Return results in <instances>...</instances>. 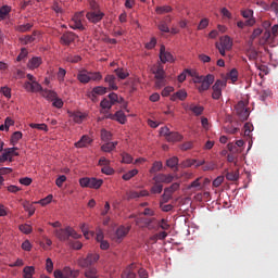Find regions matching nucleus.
I'll list each match as a JSON object with an SVG mask.
<instances>
[{
    "instance_id": "a211bd4d",
    "label": "nucleus",
    "mask_w": 278,
    "mask_h": 278,
    "mask_svg": "<svg viewBox=\"0 0 278 278\" xmlns=\"http://www.w3.org/2000/svg\"><path fill=\"white\" fill-rule=\"evenodd\" d=\"M92 142V139H90L88 136L84 135L78 142L75 143L76 149H84L88 147Z\"/></svg>"
},
{
    "instance_id": "f3484780",
    "label": "nucleus",
    "mask_w": 278,
    "mask_h": 278,
    "mask_svg": "<svg viewBox=\"0 0 278 278\" xmlns=\"http://www.w3.org/2000/svg\"><path fill=\"white\" fill-rule=\"evenodd\" d=\"M220 47L226 49V51H230V49L233 47V41L229 36H224L220 38Z\"/></svg>"
},
{
    "instance_id": "a878e982",
    "label": "nucleus",
    "mask_w": 278,
    "mask_h": 278,
    "mask_svg": "<svg viewBox=\"0 0 278 278\" xmlns=\"http://www.w3.org/2000/svg\"><path fill=\"white\" fill-rule=\"evenodd\" d=\"M188 97V93L185 90H179L176 93H174L170 97L172 101H177V99H179V101H185V99Z\"/></svg>"
},
{
    "instance_id": "cd10ccee",
    "label": "nucleus",
    "mask_w": 278,
    "mask_h": 278,
    "mask_svg": "<svg viewBox=\"0 0 278 278\" xmlns=\"http://www.w3.org/2000/svg\"><path fill=\"white\" fill-rule=\"evenodd\" d=\"M113 118L121 123L122 125H125L127 122V116H125V113L123 111H117L114 115Z\"/></svg>"
},
{
    "instance_id": "2f4dec72",
    "label": "nucleus",
    "mask_w": 278,
    "mask_h": 278,
    "mask_svg": "<svg viewBox=\"0 0 278 278\" xmlns=\"http://www.w3.org/2000/svg\"><path fill=\"white\" fill-rule=\"evenodd\" d=\"M231 80L232 84H236V81H238V71H230L227 75L226 78L224 80Z\"/></svg>"
},
{
    "instance_id": "8fccbe9b",
    "label": "nucleus",
    "mask_w": 278,
    "mask_h": 278,
    "mask_svg": "<svg viewBox=\"0 0 278 278\" xmlns=\"http://www.w3.org/2000/svg\"><path fill=\"white\" fill-rule=\"evenodd\" d=\"M197 164V160L188 159L181 163L182 168H190V166H194Z\"/></svg>"
},
{
    "instance_id": "09e8293b",
    "label": "nucleus",
    "mask_w": 278,
    "mask_h": 278,
    "mask_svg": "<svg viewBox=\"0 0 278 278\" xmlns=\"http://www.w3.org/2000/svg\"><path fill=\"white\" fill-rule=\"evenodd\" d=\"M156 225L163 229V231H168L170 229V225H168V222L166 219H161L160 222L156 220Z\"/></svg>"
},
{
    "instance_id": "0e129e2a",
    "label": "nucleus",
    "mask_w": 278,
    "mask_h": 278,
    "mask_svg": "<svg viewBox=\"0 0 278 278\" xmlns=\"http://www.w3.org/2000/svg\"><path fill=\"white\" fill-rule=\"evenodd\" d=\"M46 270L48 273H53V261H51V258L46 260Z\"/></svg>"
},
{
    "instance_id": "680f3d73",
    "label": "nucleus",
    "mask_w": 278,
    "mask_h": 278,
    "mask_svg": "<svg viewBox=\"0 0 278 278\" xmlns=\"http://www.w3.org/2000/svg\"><path fill=\"white\" fill-rule=\"evenodd\" d=\"M175 90V88L167 86L162 90V97H169L170 92H173Z\"/></svg>"
},
{
    "instance_id": "603ef678",
    "label": "nucleus",
    "mask_w": 278,
    "mask_h": 278,
    "mask_svg": "<svg viewBox=\"0 0 278 278\" xmlns=\"http://www.w3.org/2000/svg\"><path fill=\"white\" fill-rule=\"evenodd\" d=\"M11 151L12 150L4 149L2 155L0 156V162H8V160H10L11 156Z\"/></svg>"
},
{
    "instance_id": "a19ab883",
    "label": "nucleus",
    "mask_w": 278,
    "mask_h": 278,
    "mask_svg": "<svg viewBox=\"0 0 278 278\" xmlns=\"http://www.w3.org/2000/svg\"><path fill=\"white\" fill-rule=\"evenodd\" d=\"M240 174L238 172H229L226 174V179L228 181H238Z\"/></svg>"
},
{
    "instance_id": "4be33fe9",
    "label": "nucleus",
    "mask_w": 278,
    "mask_h": 278,
    "mask_svg": "<svg viewBox=\"0 0 278 278\" xmlns=\"http://www.w3.org/2000/svg\"><path fill=\"white\" fill-rule=\"evenodd\" d=\"M36 36H38V31H33V35H26L24 37H21L20 40L22 45H31L36 40Z\"/></svg>"
},
{
    "instance_id": "6e6d98bb",
    "label": "nucleus",
    "mask_w": 278,
    "mask_h": 278,
    "mask_svg": "<svg viewBox=\"0 0 278 278\" xmlns=\"http://www.w3.org/2000/svg\"><path fill=\"white\" fill-rule=\"evenodd\" d=\"M11 10L12 9L9 5H3L2 8H0V14L5 18V16L10 14Z\"/></svg>"
},
{
    "instance_id": "c85d7f7f",
    "label": "nucleus",
    "mask_w": 278,
    "mask_h": 278,
    "mask_svg": "<svg viewBox=\"0 0 278 278\" xmlns=\"http://www.w3.org/2000/svg\"><path fill=\"white\" fill-rule=\"evenodd\" d=\"M253 25H255V20L254 18H250L245 22H238L237 26L239 27V29H244V27H253Z\"/></svg>"
},
{
    "instance_id": "79ce46f5",
    "label": "nucleus",
    "mask_w": 278,
    "mask_h": 278,
    "mask_svg": "<svg viewBox=\"0 0 278 278\" xmlns=\"http://www.w3.org/2000/svg\"><path fill=\"white\" fill-rule=\"evenodd\" d=\"M112 105L114 104L108 98H104L100 102V108H102V110H112Z\"/></svg>"
},
{
    "instance_id": "4d7b16f0",
    "label": "nucleus",
    "mask_w": 278,
    "mask_h": 278,
    "mask_svg": "<svg viewBox=\"0 0 278 278\" xmlns=\"http://www.w3.org/2000/svg\"><path fill=\"white\" fill-rule=\"evenodd\" d=\"M243 129H244V136L250 137L251 131H253V125L247 123V124H244Z\"/></svg>"
},
{
    "instance_id": "39448f33",
    "label": "nucleus",
    "mask_w": 278,
    "mask_h": 278,
    "mask_svg": "<svg viewBox=\"0 0 278 278\" xmlns=\"http://www.w3.org/2000/svg\"><path fill=\"white\" fill-rule=\"evenodd\" d=\"M77 77L80 84H88V81H99L101 79V73L81 71Z\"/></svg>"
},
{
    "instance_id": "4468645a",
    "label": "nucleus",
    "mask_w": 278,
    "mask_h": 278,
    "mask_svg": "<svg viewBox=\"0 0 278 278\" xmlns=\"http://www.w3.org/2000/svg\"><path fill=\"white\" fill-rule=\"evenodd\" d=\"M127 233H129V228H127L125 226H121L116 229V231L113 236V240L116 242H121L123 240V238H125L127 236Z\"/></svg>"
},
{
    "instance_id": "c03bdc74",
    "label": "nucleus",
    "mask_w": 278,
    "mask_h": 278,
    "mask_svg": "<svg viewBox=\"0 0 278 278\" xmlns=\"http://www.w3.org/2000/svg\"><path fill=\"white\" fill-rule=\"evenodd\" d=\"M18 229L20 231H22V233H26V236L31 233L33 231L31 225H28V224L20 225Z\"/></svg>"
},
{
    "instance_id": "e2e57ef3",
    "label": "nucleus",
    "mask_w": 278,
    "mask_h": 278,
    "mask_svg": "<svg viewBox=\"0 0 278 278\" xmlns=\"http://www.w3.org/2000/svg\"><path fill=\"white\" fill-rule=\"evenodd\" d=\"M64 181H66V177L64 175H61L56 178L55 185L58 186V188H62V186H64Z\"/></svg>"
},
{
    "instance_id": "9b49d317",
    "label": "nucleus",
    "mask_w": 278,
    "mask_h": 278,
    "mask_svg": "<svg viewBox=\"0 0 278 278\" xmlns=\"http://www.w3.org/2000/svg\"><path fill=\"white\" fill-rule=\"evenodd\" d=\"M76 39H77V35H75V33L66 31L61 36L60 42L61 45H65V47H68V45H72V42H75Z\"/></svg>"
},
{
    "instance_id": "ea45409f",
    "label": "nucleus",
    "mask_w": 278,
    "mask_h": 278,
    "mask_svg": "<svg viewBox=\"0 0 278 278\" xmlns=\"http://www.w3.org/2000/svg\"><path fill=\"white\" fill-rule=\"evenodd\" d=\"M136 175H138V169H131L128 173L124 174L122 176V179H124V181H129V179H132V177H136Z\"/></svg>"
},
{
    "instance_id": "20e7f679",
    "label": "nucleus",
    "mask_w": 278,
    "mask_h": 278,
    "mask_svg": "<svg viewBox=\"0 0 278 278\" xmlns=\"http://www.w3.org/2000/svg\"><path fill=\"white\" fill-rule=\"evenodd\" d=\"M79 185L81 188H91L93 190H99L103 186V179L94 177H83L79 179Z\"/></svg>"
},
{
    "instance_id": "f704fd0d",
    "label": "nucleus",
    "mask_w": 278,
    "mask_h": 278,
    "mask_svg": "<svg viewBox=\"0 0 278 278\" xmlns=\"http://www.w3.org/2000/svg\"><path fill=\"white\" fill-rule=\"evenodd\" d=\"M162 190H164V186L160 182H154V185L151 188L152 194H162Z\"/></svg>"
},
{
    "instance_id": "1a4fd4ad",
    "label": "nucleus",
    "mask_w": 278,
    "mask_h": 278,
    "mask_svg": "<svg viewBox=\"0 0 278 278\" xmlns=\"http://www.w3.org/2000/svg\"><path fill=\"white\" fill-rule=\"evenodd\" d=\"M223 88H227V80L217 79L213 85V99L218 100L223 97Z\"/></svg>"
},
{
    "instance_id": "f03ea898",
    "label": "nucleus",
    "mask_w": 278,
    "mask_h": 278,
    "mask_svg": "<svg viewBox=\"0 0 278 278\" xmlns=\"http://www.w3.org/2000/svg\"><path fill=\"white\" fill-rule=\"evenodd\" d=\"M54 236L60 240V242H67L71 241V238L74 240H79L81 238V235L77 233L73 227L68 226L66 228H60L54 230Z\"/></svg>"
},
{
    "instance_id": "7ed1b4c3",
    "label": "nucleus",
    "mask_w": 278,
    "mask_h": 278,
    "mask_svg": "<svg viewBox=\"0 0 278 278\" xmlns=\"http://www.w3.org/2000/svg\"><path fill=\"white\" fill-rule=\"evenodd\" d=\"M24 88L27 92H40L46 99H53L55 97V91L42 89V85L36 80H33V83L26 81Z\"/></svg>"
},
{
    "instance_id": "0eeeda50",
    "label": "nucleus",
    "mask_w": 278,
    "mask_h": 278,
    "mask_svg": "<svg viewBox=\"0 0 278 278\" xmlns=\"http://www.w3.org/2000/svg\"><path fill=\"white\" fill-rule=\"evenodd\" d=\"M154 79H155V88L159 90L164 88L168 84L169 77L166 75L164 71H154L153 72Z\"/></svg>"
},
{
    "instance_id": "423d86ee",
    "label": "nucleus",
    "mask_w": 278,
    "mask_h": 278,
    "mask_svg": "<svg viewBox=\"0 0 278 278\" xmlns=\"http://www.w3.org/2000/svg\"><path fill=\"white\" fill-rule=\"evenodd\" d=\"M235 110H236V114L240 121H242V122L248 121L251 113L249 111V108H247V102H244L242 100L239 101L235 105Z\"/></svg>"
},
{
    "instance_id": "774afa93",
    "label": "nucleus",
    "mask_w": 278,
    "mask_h": 278,
    "mask_svg": "<svg viewBox=\"0 0 278 278\" xmlns=\"http://www.w3.org/2000/svg\"><path fill=\"white\" fill-rule=\"evenodd\" d=\"M109 100L114 104L118 103V94L112 92L109 94Z\"/></svg>"
},
{
    "instance_id": "b1692460",
    "label": "nucleus",
    "mask_w": 278,
    "mask_h": 278,
    "mask_svg": "<svg viewBox=\"0 0 278 278\" xmlns=\"http://www.w3.org/2000/svg\"><path fill=\"white\" fill-rule=\"evenodd\" d=\"M167 142H181L184 136L179 132H169V136L166 137Z\"/></svg>"
},
{
    "instance_id": "a18cd8bd",
    "label": "nucleus",
    "mask_w": 278,
    "mask_h": 278,
    "mask_svg": "<svg viewBox=\"0 0 278 278\" xmlns=\"http://www.w3.org/2000/svg\"><path fill=\"white\" fill-rule=\"evenodd\" d=\"M67 244L75 251H79L84 247V244L80 241L73 240H70Z\"/></svg>"
},
{
    "instance_id": "c756f323",
    "label": "nucleus",
    "mask_w": 278,
    "mask_h": 278,
    "mask_svg": "<svg viewBox=\"0 0 278 278\" xmlns=\"http://www.w3.org/2000/svg\"><path fill=\"white\" fill-rule=\"evenodd\" d=\"M52 100L53 108H58V110L64 108V101L62 99L58 98V93H55L54 98H48Z\"/></svg>"
},
{
    "instance_id": "e433bc0d",
    "label": "nucleus",
    "mask_w": 278,
    "mask_h": 278,
    "mask_svg": "<svg viewBox=\"0 0 278 278\" xmlns=\"http://www.w3.org/2000/svg\"><path fill=\"white\" fill-rule=\"evenodd\" d=\"M157 28L163 34H170V28L168 27L166 21H161L160 24L157 25Z\"/></svg>"
},
{
    "instance_id": "49530a36",
    "label": "nucleus",
    "mask_w": 278,
    "mask_h": 278,
    "mask_svg": "<svg viewBox=\"0 0 278 278\" xmlns=\"http://www.w3.org/2000/svg\"><path fill=\"white\" fill-rule=\"evenodd\" d=\"M162 197H163V202L168 203V201L173 199V192L170 191V189L165 188Z\"/></svg>"
},
{
    "instance_id": "c9c22d12",
    "label": "nucleus",
    "mask_w": 278,
    "mask_h": 278,
    "mask_svg": "<svg viewBox=\"0 0 278 278\" xmlns=\"http://www.w3.org/2000/svg\"><path fill=\"white\" fill-rule=\"evenodd\" d=\"M85 277L86 278H99V275L97 274V268L91 267V268L86 269Z\"/></svg>"
},
{
    "instance_id": "58836bf2",
    "label": "nucleus",
    "mask_w": 278,
    "mask_h": 278,
    "mask_svg": "<svg viewBox=\"0 0 278 278\" xmlns=\"http://www.w3.org/2000/svg\"><path fill=\"white\" fill-rule=\"evenodd\" d=\"M169 12H173V8L170 5L156 8V14H168Z\"/></svg>"
},
{
    "instance_id": "864d4df0",
    "label": "nucleus",
    "mask_w": 278,
    "mask_h": 278,
    "mask_svg": "<svg viewBox=\"0 0 278 278\" xmlns=\"http://www.w3.org/2000/svg\"><path fill=\"white\" fill-rule=\"evenodd\" d=\"M21 138H23V132L15 131V132H13L11 140H12L13 144H16V142H18V140H21Z\"/></svg>"
},
{
    "instance_id": "aec40b11",
    "label": "nucleus",
    "mask_w": 278,
    "mask_h": 278,
    "mask_svg": "<svg viewBox=\"0 0 278 278\" xmlns=\"http://www.w3.org/2000/svg\"><path fill=\"white\" fill-rule=\"evenodd\" d=\"M55 278H71V268L65 267L63 270L56 269L54 270Z\"/></svg>"
},
{
    "instance_id": "13d9d810",
    "label": "nucleus",
    "mask_w": 278,
    "mask_h": 278,
    "mask_svg": "<svg viewBox=\"0 0 278 278\" xmlns=\"http://www.w3.org/2000/svg\"><path fill=\"white\" fill-rule=\"evenodd\" d=\"M51 201H53V195L49 194L45 199H41L38 203H40V205H49V203H51Z\"/></svg>"
},
{
    "instance_id": "ddd939ff",
    "label": "nucleus",
    "mask_w": 278,
    "mask_h": 278,
    "mask_svg": "<svg viewBox=\"0 0 278 278\" xmlns=\"http://www.w3.org/2000/svg\"><path fill=\"white\" fill-rule=\"evenodd\" d=\"M160 60L163 64H166V62H175V58L170 52L166 51V47L164 45L160 48Z\"/></svg>"
},
{
    "instance_id": "7c9ffc66",
    "label": "nucleus",
    "mask_w": 278,
    "mask_h": 278,
    "mask_svg": "<svg viewBox=\"0 0 278 278\" xmlns=\"http://www.w3.org/2000/svg\"><path fill=\"white\" fill-rule=\"evenodd\" d=\"M189 110L194 113L195 116H201V114H203V106L201 105L191 104Z\"/></svg>"
},
{
    "instance_id": "5701e85b",
    "label": "nucleus",
    "mask_w": 278,
    "mask_h": 278,
    "mask_svg": "<svg viewBox=\"0 0 278 278\" xmlns=\"http://www.w3.org/2000/svg\"><path fill=\"white\" fill-rule=\"evenodd\" d=\"M105 83L109 85L110 90H118V86H116V76L108 75L105 77Z\"/></svg>"
},
{
    "instance_id": "72a5a7b5",
    "label": "nucleus",
    "mask_w": 278,
    "mask_h": 278,
    "mask_svg": "<svg viewBox=\"0 0 278 278\" xmlns=\"http://www.w3.org/2000/svg\"><path fill=\"white\" fill-rule=\"evenodd\" d=\"M178 164L179 159L177 156H173L166 161V166H168V168H177Z\"/></svg>"
},
{
    "instance_id": "bf43d9fd",
    "label": "nucleus",
    "mask_w": 278,
    "mask_h": 278,
    "mask_svg": "<svg viewBox=\"0 0 278 278\" xmlns=\"http://www.w3.org/2000/svg\"><path fill=\"white\" fill-rule=\"evenodd\" d=\"M122 278H136V273L131 271V269H126L122 274Z\"/></svg>"
},
{
    "instance_id": "4c0bfd02",
    "label": "nucleus",
    "mask_w": 278,
    "mask_h": 278,
    "mask_svg": "<svg viewBox=\"0 0 278 278\" xmlns=\"http://www.w3.org/2000/svg\"><path fill=\"white\" fill-rule=\"evenodd\" d=\"M29 127L31 129H38L39 131H49V127L47 126V124H29Z\"/></svg>"
},
{
    "instance_id": "3c124183",
    "label": "nucleus",
    "mask_w": 278,
    "mask_h": 278,
    "mask_svg": "<svg viewBox=\"0 0 278 278\" xmlns=\"http://www.w3.org/2000/svg\"><path fill=\"white\" fill-rule=\"evenodd\" d=\"M92 91H93V94H100V96H102V94H105V92H108V88L98 86V87H94V88L92 89Z\"/></svg>"
},
{
    "instance_id": "393cba45",
    "label": "nucleus",
    "mask_w": 278,
    "mask_h": 278,
    "mask_svg": "<svg viewBox=\"0 0 278 278\" xmlns=\"http://www.w3.org/2000/svg\"><path fill=\"white\" fill-rule=\"evenodd\" d=\"M143 225L144 227H147V229H155V226L157 225V219L155 217L146 218L143 219Z\"/></svg>"
},
{
    "instance_id": "2eb2a0df",
    "label": "nucleus",
    "mask_w": 278,
    "mask_h": 278,
    "mask_svg": "<svg viewBox=\"0 0 278 278\" xmlns=\"http://www.w3.org/2000/svg\"><path fill=\"white\" fill-rule=\"evenodd\" d=\"M86 16L88 21H90V23H100V21L103 20V16H105V14L101 11H93L88 12Z\"/></svg>"
},
{
    "instance_id": "dca6fc26",
    "label": "nucleus",
    "mask_w": 278,
    "mask_h": 278,
    "mask_svg": "<svg viewBox=\"0 0 278 278\" xmlns=\"http://www.w3.org/2000/svg\"><path fill=\"white\" fill-rule=\"evenodd\" d=\"M68 115L73 121H75L78 125L86 121V113H81L79 111L68 112Z\"/></svg>"
},
{
    "instance_id": "f257e3e1",
    "label": "nucleus",
    "mask_w": 278,
    "mask_h": 278,
    "mask_svg": "<svg viewBox=\"0 0 278 278\" xmlns=\"http://www.w3.org/2000/svg\"><path fill=\"white\" fill-rule=\"evenodd\" d=\"M186 73H189L191 77H193L194 84H201V86L198 87L199 92H205V90H210V86L214 84V75L207 74L204 75H198L197 71H188Z\"/></svg>"
},
{
    "instance_id": "052dcab7",
    "label": "nucleus",
    "mask_w": 278,
    "mask_h": 278,
    "mask_svg": "<svg viewBox=\"0 0 278 278\" xmlns=\"http://www.w3.org/2000/svg\"><path fill=\"white\" fill-rule=\"evenodd\" d=\"M28 53L26 48H22L21 53L17 55V62H22L24 58H27Z\"/></svg>"
},
{
    "instance_id": "338daca9",
    "label": "nucleus",
    "mask_w": 278,
    "mask_h": 278,
    "mask_svg": "<svg viewBox=\"0 0 278 278\" xmlns=\"http://www.w3.org/2000/svg\"><path fill=\"white\" fill-rule=\"evenodd\" d=\"M216 164L214 162L204 163L203 170H214Z\"/></svg>"
},
{
    "instance_id": "5fc2aeb1",
    "label": "nucleus",
    "mask_w": 278,
    "mask_h": 278,
    "mask_svg": "<svg viewBox=\"0 0 278 278\" xmlns=\"http://www.w3.org/2000/svg\"><path fill=\"white\" fill-rule=\"evenodd\" d=\"M241 16H243V18H253V10L248 9V10H243L241 11Z\"/></svg>"
},
{
    "instance_id": "473e14b6",
    "label": "nucleus",
    "mask_w": 278,
    "mask_h": 278,
    "mask_svg": "<svg viewBox=\"0 0 278 278\" xmlns=\"http://www.w3.org/2000/svg\"><path fill=\"white\" fill-rule=\"evenodd\" d=\"M31 27H34V24L26 23V24H22V25L17 26L15 29H16V31H20L21 34H25V31H29V29H31Z\"/></svg>"
},
{
    "instance_id": "9d476101",
    "label": "nucleus",
    "mask_w": 278,
    "mask_h": 278,
    "mask_svg": "<svg viewBox=\"0 0 278 278\" xmlns=\"http://www.w3.org/2000/svg\"><path fill=\"white\" fill-rule=\"evenodd\" d=\"M84 21V12H80V13H76L71 22H70V27L72 29H80V30H84L85 27H84V24L81 23Z\"/></svg>"
},
{
    "instance_id": "6e6552de",
    "label": "nucleus",
    "mask_w": 278,
    "mask_h": 278,
    "mask_svg": "<svg viewBox=\"0 0 278 278\" xmlns=\"http://www.w3.org/2000/svg\"><path fill=\"white\" fill-rule=\"evenodd\" d=\"M99 262V254L89 253L87 257H81L78 260V265L81 268H88V266H92Z\"/></svg>"
},
{
    "instance_id": "69168bd1",
    "label": "nucleus",
    "mask_w": 278,
    "mask_h": 278,
    "mask_svg": "<svg viewBox=\"0 0 278 278\" xmlns=\"http://www.w3.org/2000/svg\"><path fill=\"white\" fill-rule=\"evenodd\" d=\"M101 173L104 175H114V168L110 167V165H106L102 167Z\"/></svg>"
},
{
    "instance_id": "de8ad7c7",
    "label": "nucleus",
    "mask_w": 278,
    "mask_h": 278,
    "mask_svg": "<svg viewBox=\"0 0 278 278\" xmlns=\"http://www.w3.org/2000/svg\"><path fill=\"white\" fill-rule=\"evenodd\" d=\"M210 25V20L207 17H204L200 21L198 25V30L201 31L203 29H206V27Z\"/></svg>"
},
{
    "instance_id": "bb28decb",
    "label": "nucleus",
    "mask_w": 278,
    "mask_h": 278,
    "mask_svg": "<svg viewBox=\"0 0 278 278\" xmlns=\"http://www.w3.org/2000/svg\"><path fill=\"white\" fill-rule=\"evenodd\" d=\"M162 168H164V164L162 163V161H155L150 168V173L151 175H155V173H160Z\"/></svg>"
},
{
    "instance_id": "37998d69",
    "label": "nucleus",
    "mask_w": 278,
    "mask_h": 278,
    "mask_svg": "<svg viewBox=\"0 0 278 278\" xmlns=\"http://www.w3.org/2000/svg\"><path fill=\"white\" fill-rule=\"evenodd\" d=\"M101 140H103V142H110V140H112V132L102 129L101 130Z\"/></svg>"
},
{
    "instance_id": "6ab92c4d",
    "label": "nucleus",
    "mask_w": 278,
    "mask_h": 278,
    "mask_svg": "<svg viewBox=\"0 0 278 278\" xmlns=\"http://www.w3.org/2000/svg\"><path fill=\"white\" fill-rule=\"evenodd\" d=\"M117 146H118V141H114V142L106 141V143L102 144L101 151H103L104 153H112V151H114V149H116Z\"/></svg>"
},
{
    "instance_id": "412c9836",
    "label": "nucleus",
    "mask_w": 278,
    "mask_h": 278,
    "mask_svg": "<svg viewBox=\"0 0 278 278\" xmlns=\"http://www.w3.org/2000/svg\"><path fill=\"white\" fill-rule=\"evenodd\" d=\"M40 64H42V58L40 56H35V58H31L29 61H28V68L30 70H36L38 68V66H40Z\"/></svg>"
},
{
    "instance_id": "f8f14e48",
    "label": "nucleus",
    "mask_w": 278,
    "mask_h": 278,
    "mask_svg": "<svg viewBox=\"0 0 278 278\" xmlns=\"http://www.w3.org/2000/svg\"><path fill=\"white\" fill-rule=\"evenodd\" d=\"M173 179H175L174 175L166 174H157L153 177V181L155 184H173Z\"/></svg>"
}]
</instances>
